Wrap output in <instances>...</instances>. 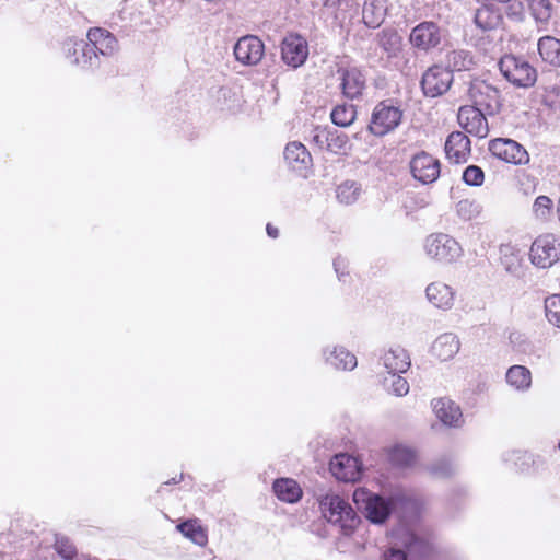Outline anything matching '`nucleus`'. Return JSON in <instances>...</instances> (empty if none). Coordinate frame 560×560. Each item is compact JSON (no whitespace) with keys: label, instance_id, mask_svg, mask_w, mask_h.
Returning <instances> with one entry per match:
<instances>
[{"label":"nucleus","instance_id":"1","mask_svg":"<svg viewBox=\"0 0 560 560\" xmlns=\"http://www.w3.org/2000/svg\"><path fill=\"white\" fill-rule=\"evenodd\" d=\"M319 506L325 518L338 525L345 535H350L360 523L351 505L337 493L329 492L320 497Z\"/></svg>","mask_w":560,"mask_h":560},{"label":"nucleus","instance_id":"2","mask_svg":"<svg viewBox=\"0 0 560 560\" xmlns=\"http://www.w3.org/2000/svg\"><path fill=\"white\" fill-rule=\"evenodd\" d=\"M423 249L430 259L440 264H452L464 254L462 245L446 233H432L427 236Z\"/></svg>","mask_w":560,"mask_h":560},{"label":"nucleus","instance_id":"3","mask_svg":"<svg viewBox=\"0 0 560 560\" xmlns=\"http://www.w3.org/2000/svg\"><path fill=\"white\" fill-rule=\"evenodd\" d=\"M502 75L518 88L533 86L537 80L536 69L523 57L505 55L499 61Z\"/></svg>","mask_w":560,"mask_h":560},{"label":"nucleus","instance_id":"4","mask_svg":"<svg viewBox=\"0 0 560 560\" xmlns=\"http://www.w3.org/2000/svg\"><path fill=\"white\" fill-rule=\"evenodd\" d=\"M353 502L365 517L374 524L384 523L392 511V504L380 494L365 488H358L353 492Z\"/></svg>","mask_w":560,"mask_h":560},{"label":"nucleus","instance_id":"5","mask_svg":"<svg viewBox=\"0 0 560 560\" xmlns=\"http://www.w3.org/2000/svg\"><path fill=\"white\" fill-rule=\"evenodd\" d=\"M560 258V240L553 233L539 235L529 249V259L538 268H549Z\"/></svg>","mask_w":560,"mask_h":560},{"label":"nucleus","instance_id":"6","mask_svg":"<svg viewBox=\"0 0 560 560\" xmlns=\"http://www.w3.org/2000/svg\"><path fill=\"white\" fill-rule=\"evenodd\" d=\"M468 95L472 106L488 115H494L501 107L500 92L486 81H474L468 90Z\"/></svg>","mask_w":560,"mask_h":560},{"label":"nucleus","instance_id":"7","mask_svg":"<svg viewBox=\"0 0 560 560\" xmlns=\"http://www.w3.org/2000/svg\"><path fill=\"white\" fill-rule=\"evenodd\" d=\"M66 59L73 66L82 69L95 67L98 62L97 54L83 38L69 37L62 43Z\"/></svg>","mask_w":560,"mask_h":560},{"label":"nucleus","instance_id":"8","mask_svg":"<svg viewBox=\"0 0 560 560\" xmlns=\"http://www.w3.org/2000/svg\"><path fill=\"white\" fill-rule=\"evenodd\" d=\"M489 151L497 159L514 165H525L529 162L527 150L512 139L497 138L491 140Z\"/></svg>","mask_w":560,"mask_h":560},{"label":"nucleus","instance_id":"9","mask_svg":"<svg viewBox=\"0 0 560 560\" xmlns=\"http://www.w3.org/2000/svg\"><path fill=\"white\" fill-rule=\"evenodd\" d=\"M400 120L401 112L399 108L382 102L373 110L369 129L375 136H384L394 130Z\"/></svg>","mask_w":560,"mask_h":560},{"label":"nucleus","instance_id":"10","mask_svg":"<svg viewBox=\"0 0 560 560\" xmlns=\"http://www.w3.org/2000/svg\"><path fill=\"white\" fill-rule=\"evenodd\" d=\"M409 167L412 177L422 184H431L435 182L441 172L439 160L424 151H421L411 158Z\"/></svg>","mask_w":560,"mask_h":560},{"label":"nucleus","instance_id":"11","mask_svg":"<svg viewBox=\"0 0 560 560\" xmlns=\"http://www.w3.org/2000/svg\"><path fill=\"white\" fill-rule=\"evenodd\" d=\"M235 59L244 66H256L265 54L264 43L254 35L241 37L234 45Z\"/></svg>","mask_w":560,"mask_h":560},{"label":"nucleus","instance_id":"12","mask_svg":"<svg viewBox=\"0 0 560 560\" xmlns=\"http://www.w3.org/2000/svg\"><path fill=\"white\" fill-rule=\"evenodd\" d=\"M486 115L478 107L465 105L459 108L457 119L466 132L478 138H486L489 133Z\"/></svg>","mask_w":560,"mask_h":560},{"label":"nucleus","instance_id":"13","mask_svg":"<svg viewBox=\"0 0 560 560\" xmlns=\"http://www.w3.org/2000/svg\"><path fill=\"white\" fill-rule=\"evenodd\" d=\"M453 82V74L450 70L434 66L428 69L422 75V90L425 95L435 97L445 93Z\"/></svg>","mask_w":560,"mask_h":560},{"label":"nucleus","instance_id":"14","mask_svg":"<svg viewBox=\"0 0 560 560\" xmlns=\"http://www.w3.org/2000/svg\"><path fill=\"white\" fill-rule=\"evenodd\" d=\"M308 56V45L305 38L298 34L284 37L281 44V57L285 65L292 68L301 67Z\"/></svg>","mask_w":560,"mask_h":560},{"label":"nucleus","instance_id":"15","mask_svg":"<svg viewBox=\"0 0 560 560\" xmlns=\"http://www.w3.org/2000/svg\"><path fill=\"white\" fill-rule=\"evenodd\" d=\"M331 474L345 482H354L361 476V465L358 459L348 454H337L329 463Z\"/></svg>","mask_w":560,"mask_h":560},{"label":"nucleus","instance_id":"16","mask_svg":"<svg viewBox=\"0 0 560 560\" xmlns=\"http://www.w3.org/2000/svg\"><path fill=\"white\" fill-rule=\"evenodd\" d=\"M338 80L342 94L348 98H355L362 94L365 86V78L357 67H339Z\"/></svg>","mask_w":560,"mask_h":560},{"label":"nucleus","instance_id":"17","mask_svg":"<svg viewBox=\"0 0 560 560\" xmlns=\"http://www.w3.org/2000/svg\"><path fill=\"white\" fill-rule=\"evenodd\" d=\"M442 39L440 27L433 22H422L410 34V43L422 50L436 47Z\"/></svg>","mask_w":560,"mask_h":560},{"label":"nucleus","instance_id":"18","mask_svg":"<svg viewBox=\"0 0 560 560\" xmlns=\"http://www.w3.org/2000/svg\"><path fill=\"white\" fill-rule=\"evenodd\" d=\"M425 296L434 307L448 311L455 304L456 291L445 282L434 281L425 288Z\"/></svg>","mask_w":560,"mask_h":560},{"label":"nucleus","instance_id":"19","mask_svg":"<svg viewBox=\"0 0 560 560\" xmlns=\"http://www.w3.org/2000/svg\"><path fill=\"white\" fill-rule=\"evenodd\" d=\"M435 417L447 427H460L463 415L459 406L448 398H435L431 402Z\"/></svg>","mask_w":560,"mask_h":560},{"label":"nucleus","instance_id":"20","mask_svg":"<svg viewBox=\"0 0 560 560\" xmlns=\"http://www.w3.org/2000/svg\"><path fill=\"white\" fill-rule=\"evenodd\" d=\"M326 364L340 371H352L357 364V357L342 346H327L323 349Z\"/></svg>","mask_w":560,"mask_h":560},{"label":"nucleus","instance_id":"21","mask_svg":"<svg viewBox=\"0 0 560 560\" xmlns=\"http://www.w3.org/2000/svg\"><path fill=\"white\" fill-rule=\"evenodd\" d=\"M381 362L388 373L402 374L410 368L411 361L406 349L394 345L384 350Z\"/></svg>","mask_w":560,"mask_h":560},{"label":"nucleus","instance_id":"22","mask_svg":"<svg viewBox=\"0 0 560 560\" xmlns=\"http://www.w3.org/2000/svg\"><path fill=\"white\" fill-rule=\"evenodd\" d=\"M445 153L450 161L460 164L470 155V140L460 131L452 132L445 142Z\"/></svg>","mask_w":560,"mask_h":560},{"label":"nucleus","instance_id":"23","mask_svg":"<svg viewBox=\"0 0 560 560\" xmlns=\"http://www.w3.org/2000/svg\"><path fill=\"white\" fill-rule=\"evenodd\" d=\"M88 43L90 47L98 55L113 56L118 50V42L116 37L106 30L91 28L88 32Z\"/></svg>","mask_w":560,"mask_h":560},{"label":"nucleus","instance_id":"24","mask_svg":"<svg viewBox=\"0 0 560 560\" xmlns=\"http://www.w3.org/2000/svg\"><path fill=\"white\" fill-rule=\"evenodd\" d=\"M459 349L458 337L453 332H444L433 341L431 353L440 361H448L458 353Z\"/></svg>","mask_w":560,"mask_h":560},{"label":"nucleus","instance_id":"25","mask_svg":"<svg viewBox=\"0 0 560 560\" xmlns=\"http://www.w3.org/2000/svg\"><path fill=\"white\" fill-rule=\"evenodd\" d=\"M388 0H364L362 4V21L369 27H378L387 14Z\"/></svg>","mask_w":560,"mask_h":560},{"label":"nucleus","instance_id":"26","mask_svg":"<svg viewBox=\"0 0 560 560\" xmlns=\"http://www.w3.org/2000/svg\"><path fill=\"white\" fill-rule=\"evenodd\" d=\"M505 382L515 392L527 393L532 388L533 375L525 365L515 364L506 370Z\"/></svg>","mask_w":560,"mask_h":560},{"label":"nucleus","instance_id":"27","mask_svg":"<svg viewBox=\"0 0 560 560\" xmlns=\"http://www.w3.org/2000/svg\"><path fill=\"white\" fill-rule=\"evenodd\" d=\"M284 159L289 166L296 172L307 170L312 163L310 152L301 142H291L287 144Z\"/></svg>","mask_w":560,"mask_h":560},{"label":"nucleus","instance_id":"28","mask_svg":"<svg viewBox=\"0 0 560 560\" xmlns=\"http://www.w3.org/2000/svg\"><path fill=\"white\" fill-rule=\"evenodd\" d=\"M272 489L276 497L287 503H295L302 498L301 487L291 478L275 480Z\"/></svg>","mask_w":560,"mask_h":560},{"label":"nucleus","instance_id":"29","mask_svg":"<svg viewBox=\"0 0 560 560\" xmlns=\"http://www.w3.org/2000/svg\"><path fill=\"white\" fill-rule=\"evenodd\" d=\"M540 58L555 67H560V39L553 36H544L537 44Z\"/></svg>","mask_w":560,"mask_h":560},{"label":"nucleus","instance_id":"30","mask_svg":"<svg viewBox=\"0 0 560 560\" xmlns=\"http://www.w3.org/2000/svg\"><path fill=\"white\" fill-rule=\"evenodd\" d=\"M502 22L501 13L498 9L483 5L477 9L475 13V23L482 31H491L497 28Z\"/></svg>","mask_w":560,"mask_h":560},{"label":"nucleus","instance_id":"31","mask_svg":"<svg viewBox=\"0 0 560 560\" xmlns=\"http://www.w3.org/2000/svg\"><path fill=\"white\" fill-rule=\"evenodd\" d=\"M177 529L194 544L203 547L208 542L206 528L198 520H188L177 525Z\"/></svg>","mask_w":560,"mask_h":560},{"label":"nucleus","instance_id":"32","mask_svg":"<svg viewBox=\"0 0 560 560\" xmlns=\"http://www.w3.org/2000/svg\"><path fill=\"white\" fill-rule=\"evenodd\" d=\"M446 68L451 72L453 71H467L475 65L474 57L471 54L464 49L452 50L446 55L445 59Z\"/></svg>","mask_w":560,"mask_h":560},{"label":"nucleus","instance_id":"33","mask_svg":"<svg viewBox=\"0 0 560 560\" xmlns=\"http://www.w3.org/2000/svg\"><path fill=\"white\" fill-rule=\"evenodd\" d=\"M500 260L505 270L510 273H517L521 269V253L512 244H502L500 246Z\"/></svg>","mask_w":560,"mask_h":560},{"label":"nucleus","instance_id":"34","mask_svg":"<svg viewBox=\"0 0 560 560\" xmlns=\"http://www.w3.org/2000/svg\"><path fill=\"white\" fill-rule=\"evenodd\" d=\"M390 463L398 467H410L416 462L415 452L405 445H395L388 452Z\"/></svg>","mask_w":560,"mask_h":560},{"label":"nucleus","instance_id":"35","mask_svg":"<svg viewBox=\"0 0 560 560\" xmlns=\"http://www.w3.org/2000/svg\"><path fill=\"white\" fill-rule=\"evenodd\" d=\"M331 121L339 127H349L357 118V110L352 104L337 105L330 113Z\"/></svg>","mask_w":560,"mask_h":560},{"label":"nucleus","instance_id":"36","mask_svg":"<svg viewBox=\"0 0 560 560\" xmlns=\"http://www.w3.org/2000/svg\"><path fill=\"white\" fill-rule=\"evenodd\" d=\"M327 150L335 154L346 155L351 151L352 144L349 137L343 132H328L326 136Z\"/></svg>","mask_w":560,"mask_h":560},{"label":"nucleus","instance_id":"37","mask_svg":"<svg viewBox=\"0 0 560 560\" xmlns=\"http://www.w3.org/2000/svg\"><path fill=\"white\" fill-rule=\"evenodd\" d=\"M337 199L345 205L354 203L361 195V185L353 180H346L337 187Z\"/></svg>","mask_w":560,"mask_h":560},{"label":"nucleus","instance_id":"38","mask_svg":"<svg viewBox=\"0 0 560 560\" xmlns=\"http://www.w3.org/2000/svg\"><path fill=\"white\" fill-rule=\"evenodd\" d=\"M481 211V205L472 199H463L456 203V213L464 221L477 219Z\"/></svg>","mask_w":560,"mask_h":560},{"label":"nucleus","instance_id":"39","mask_svg":"<svg viewBox=\"0 0 560 560\" xmlns=\"http://www.w3.org/2000/svg\"><path fill=\"white\" fill-rule=\"evenodd\" d=\"M532 15L536 22L546 24L552 16L553 8L549 0H528Z\"/></svg>","mask_w":560,"mask_h":560},{"label":"nucleus","instance_id":"40","mask_svg":"<svg viewBox=\"0 0 560 560\" xmlns=\"http://www.w3.org/2000/svg\"><path fill=\"white\" fill-rule=\"evenodd\" d=\"M380 45L389 57L396 56L401 49V37L395 31H383Z\"/></svg>","mask_w":560,"mask_h":560},{"label":"nucleus","instance_id":"41","mask_svg":"<svg viewBox=\"0 0 560 560\" xmlns=\"http://www.w3.org/2000/svg\"><path fill=\"white\" fill-rule=\"evenodd\" d=\"M390 376L384 380L387 392L397 397H404L409 393V383L400 374L389 373Z\"/></svg>","mask_w":560,"mask_h":560},{"label":"nucleus","instance_id":"42","mask_svg":"<svg viewBox=\"0 0 560 560\" xmlns=\"http://www.w3.org/2000/svg\"><path fill=\"white\" fill-rule=\"evenodd\" d=\"M553 209L552 200L545 195L538 196L533 203V213L536 219L546 222Z\"/></svg>","mask_w":560,"mask_h":560},{"label":"nucleus","instance_id":"43","mask_svg":"<svg viewBox=\"0 0 560 560\" xmlns=\"http://www.w3.org/2000/svg\"><path fill=\"white\" fill-rule=\"evenodd\" d=\"M545 311L548 322L560 328V294H553L545 300Z\"/></svg>","mask_w":560,"mask_h":560},{"label":"nucleus","instance_id":"44","mask_svg":"<svg viewBox=\"0 0 560 560\" xmlns=\"http://www.w3.org/2000/svg\"><path fill=\"white\" fill-rule=\"evenodd\" d=\"M463 180L470 186H480L485 180L483 171L476 165H470L463 173Z\"/></svg>","mask_w":560,"mask_h":560},{"label":"nucleus","instance_id":"45","mask_svg":"<svg viewBox=\"0 0 560 560\" xmlns=\"http://www.w3.org/2000/svg\"><path fill=\"white\" fill-rule=\"evenodd\" d=\"M55 546L57 552L67 560H71L75 556L74 547L65 539H57Z\"/></svg>","mask_w":560,"mask_h":560},{"label":"nucleus","instance_id":"46","mask_svg":"<svg viewBox=\"0 0 560 560\" xmlns=\"http://www.w3.org/2000/svg\"><path fill=\"white\" fill-rule=\"evenodd\" d=\"M510 341L513 345V348L518 352L527 353L530 347L529 342L523 338L520 334H511Z\"/></svg>","mask_w":560,"mask_h":560},{"label":"nucleus","instance_id":"47","mask_svg":"<svg viewBox=\"0 0 560 560\" xmlns=\"http://www.w3.org/2000/svg\"><path fill=\"white\" fill-rule=\"evenodd\" d=\"M431 471H432V474H434V475H436V476H442V477H444V476H448V475H451V472H452V467H451V465H450L448 463H443V464L441 465V467H440L439 465H433V466L431 467Z\"/></svg>","mask_w":560,"mask_h":560},{"label":"nucleus","instance_id":"48","mask_svg":"<svg viewBox=\"0 0 560 560\" xmlns=\"http://www.w3.org/2000/svg\"><path fill=\"white\" fill-rule=\"evenodd\" d=\"M423 546V542L422 540H420L418 537L411 535L409 537V541L406 544V547H407V550L412 553V552H418L420 550V548H422Z\"/></svg>","mask_w":560,"mask_h":560},{"label":"nucleus","instance_id":"49","mask_svg":"<svg viewBox=\"0 0 560 560\" xmlns=\"http://www.w3.org/2000/svg\"><path fill=\"white\" fill-rule=\"evenodd\" d=\"M385 560H407L406 553L399 549L392 548L384 555Z\"/></svg>","mask_w":560,"mask_h":560},{"label":"nucleus","instance_id":"50","mask_svg":"<svg viewBox=\"0 0 560 560\" xmlns=\"http://www.w3.org/2000/svg\"><path fill=\"white\" fill-rule=\"evenodd\" d=\"M334 267H335V270H336L339 279L341 280L342 277L345 276L343 271H341V270L346 269V267H347L346 259H343L341 257L336 258L334 261Z\"/></svg>","mask_w":560,"mask_h":560},{"label":"nucleus","instance_id":"51","mask_svg":"<svg viewBox=\"0 0 560 560\" xmlns=\"http://www.w3.org/2000/svg\"><path fill=\"white\" fill-rule=\"evenodd\" d=\"M266 231H267V234L272 238H277L279 235V230L271 224H267Z\"/></svg>","mask_w":560,"mask_h":560},{"label":"nucleus","instance_id":"52","mask_svg":"<svg viewBox=\"0 0 560 560\" xmlns=\"http://www.w3.org/2000/svg\"><path fill=\"white\" fill-rule=\"evenodd\" d=\"M552 92H555V93H556V96H557V97L559 98V101H560V89H559V88H552ZM547 93H548V94H547V97H549V95H550L551 91H547Z\"/></svg>","mask_w":560,"mask_h":560},{"label":"nucleus","instance_id":"53","mask_svg":"<svg viewBox=\"0 0 560 560\" xmlns=\"http://www.w3.org/2000/svg\"><path fill=\"white\" fill-rule=\"evenodd\" d=\"M558 447H559V450H560V441H559Z\"/></svg>","mask_w":560,"mask_h":560}]
</instances>
